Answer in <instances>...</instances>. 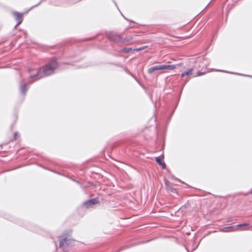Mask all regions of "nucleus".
<instances>
[{"label":"nucleus","mask_w":252,"mask_h":252,"mask_svg":"<svg viewBox=\"0 0 252 252\" xmlns=\"http://www.w3.org/2000/svg\"><path fill=\"white\" fill-rule=\"evenodd\" d=\"M58 67V63L55 58H52L51 61L45 65L42 68L38 69H29L28 72L31 79L34 81L41 78L51 75L54 73L55 70Z\"/></svg>","instance_id":"nucleus-1"},{"label":"nucleus","mask_w":252,"mask_h":252,"mask_svg":"<svg viewBox=\"0 0 252 252\" xmlns=\"http://www.w3.org/2000/svg\"><path fill=\"white\" fill-rule=\"evenodd\" d=\"M63 238L60 240V247L64 251H67L73 242L69 234L63 235Z\"/></svg>","instance_id":"nucleus-2"},{"label":"nucleus","mask_w":252,"mask_h":252,"mask_svg":"<svg viewBox=\"0 0 252 252\" xmlns=\"http://www.w3.org/2000/svg\"><path fill=\"white\" fill-rule=\"evenodd\" d=\"M175 68V65L161 64L150 67L148 70V72L149 73L152 74L155 71L160 70H173Z\"/></svg>","instance_id":"nucleus-3"},{"label":"nucleus","mask_w":252,"mask_h":252,"mask_svg":"<svg viewBox=\"0 0 252 252\" xmlns=\"http://www.w3.org/2000/svg\"><path fill=\"white\" fill-rule=\"evenodd\" d=\"M98 203V201L96 198H93L88 200L83 203L84 206L86 208H89L93 207V206Z\"/></svg>","instance_id":"nucleus-4"},{"label":"nucleus","mask_w":252,"mask_h":252,"mask_svg":"<svg viewBox=\"0 0 252 252\" xmlns=\"http://www.w3.org/2000/svg\"><path fill=\"white\" fill-rule=\"evenodd\" d=\"M13 15L15 17L16 20L17 21V24L16 26H17L21 24L23 21V14L17 12H13Z\"/></svg>","instance_id":"nucleus-5"},{"label":"nucleus","mask_w":252,"mask_h":252,"mask_svg":"<svg viewBox=\"0 0 252 252\" xmlns=\"http://www.w3.org/2000/svg\"><path fill=\"white\" fill-rule=\"evenodd\" d=\"M163 156L161 155L160 156H158V157L156 158V161L161 166L162 168L163 169L166 168V164L163 161Z\"/></svg>","instance_id":"nucleus-6"},{"label":"nucleus","mask_w":252,"mask_h":252,"mask_svg":"<svg viewBox=\"0 0 252 252\" xmlns=\"http://www.w3.org/2000/svg\"><path fill=\"white\" fill-rule=\"evenodd\" d=\"M28 90V88L27 87V84H26L25 80H23L20 86L21 92L23 94L25 95Z\"/></svg>","instance_id":"nucleus-7"},{"label":"nucleus","mask_w":252,"mask_h":252,"mask_svg":"<svg viewBox=\"0 0 252 252\" xmlns=\"http://www.w3.org/2000/svg\"><path fill=\"white\" fill-rule=\"evenodd\" d=\"M192 71H193V68H189L188 70H187V71L183 72L181 75V77L182 78V77H184V76H185L186 75H191V74H192Z\"/></svg>","instance_id":"nucleus-8"},{"label":"nucleus","mask_w":252,"mask_h":252,"mask_svg":"<svg viewBox=\"0 0 252 252\" xmlns=\"http://www.w3.org/2000/svg\"><path fill=\"white\" fill-rule=\"evenodd\" d=\"M235 228V226L225 227L222 228L221 231L224 232H230Z\"/></svg>","instance_id":"nucleus-9"},{"label":"nucleus","mask_w":252,"mask_h":252,"mask_svg":"<svg viewBox=\"0 0 252 252\" xmlns=\"http://www.w3.org/2000/svg\"><path fill=\"white\" fill-rule=\"evenodd\" d=\"M249 224L247 223H244L242 224H239L235 226V227H242V226H248Z\"/></svg>","instance_id":"nucleus-10"},{"label":"nucleus","mask_w":252,"mask_h":252,"mask_svg":"<svg viewBox=\"0 0 252 252\" xmlns=\"http://www.w3.org/2000/svg\"><path fill=\"white\" fill-rule=\"evenodd\" d=\"M132 50L131 48H124L122 50V51L126 53H128Z\"/></svg>","instance_id":"nucleus-11"},{"label":"nucleus","mask_w":252,"mask_h":252,"mask_svg":"<svg viewBox=\"0 0 252 252\" xmlns=\"http://www.w3.org/2000/svg\"><path fill=\"white\" fill-rule=\"evenodd\" d=\"M167 189L169 190H170L172 192H176V189H173L172 188H170V187H168V186H167Z\"/></svg>","instance_id":"nucleus-12"},{"label":"nucleus","mask_w":252,"mask_h":252,"mask_svg":"<svg viewBox=\"0 0 252 252\" xmlns=\"http://www.w3.org/2000/svg\"><path fill=\"white\" fill-rule=\"evenodd\" d=\"M145 48H146V47H140V48H136V49H134V50L137 51H141V50H143Z\"/></svg>","instance_id":"nucleus-13"},{"label":"nucleus","mask_w":252,"mask_h":252,"mask_svg":"<svg viewBox=\"0 0 252 252\" xmlns=\"http://www.w3.org/2000/svg\"><path fill=\"white\" fill-rule=\"evenodd\" d=\"M18 136V133L17 132H15L14 133V137L15 140L17 139V137Z\"/></svg>","instance_id":"nucleus-14"},{"label":"nucleus","mask_w":252,"mask_h":252,"mask_svg":"<svg viewBox=\"0 0 252 252\" xmlns=\"http://www.w3.org/2000/svg\"><path fill=\"white\" fill-rule=\"evenodd\" d=\"M204 74V73H202V72H201L200 71H198L197 72V75L198 76H200V75H203Z\"/></svg>","instance_id":"nucleus-15"},{"label":"nucleus","mask_w":252,"mask_h":252,"mask_svg":"<svg viewBox=\"0 0 252 252\" xmlns=\"http://www.w3.org/2000/svg\"><path fill=\"white\" fill-rule=\"evenodd\" d=\"M243 230H251V228L250 227H247L246 229H243Z\"/></svg>","instance_id":"nucleus-16"},{"label":"nucleus","mask_w":252,"mask_h":252,"mask_svg":"<svg viewBox=\"0 0 252 252\" xmlns=\"http://www.w3.org/2000/svg\"><path fill=\"white\" fill-rule=\"evenodd\" d=\"M116 38H117L118 39H119L121 38V37L119 35H116Z\"/></svg>","instance_id":"nucleus-17"},{"label":"nucleus","mask_w":252,"mask_h":252,"mask_svg":"<svg viewBox=\"0 0 252 252\" xmlns=\"http://www.w3.org/2000/svg\"><path fill=\"white\" fill-rule=\"evenodd\" d=\"M216 71H221V72H225L224 70H216Z\"/></svg>","instance_id":"nucleus-18"},{"label":"nucleus","mask_w":252,"mask_h":252,"mask_svg":"<svg viewBox=\"0 0 252 252\" xmlns=\"http://www.w3.org/2000/svg\"><path fill=\"white\" fill-rule=\"evenodd\" d=\"M29 83L30 84H32V82L29 81Z\"/></svg>","instance_id":"nucleus-19"},{"label":"nucleus","mask_w":252,"mask_h":252,"mask_svg":"<svg viewBox=\"0 0 252 252\" xmlns=\"http://www.w3.org/2000/svg\"><path fill=\"white\" fill-rule=\"evenodd\" d=\"M249 76L252 77V76Z\"/></svg>","instance_id":"nucleus-20"}]
</instances>
